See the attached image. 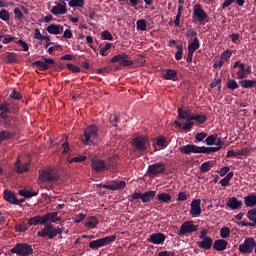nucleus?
I'll list each match as a JSON object with an SVG mask.
<instances>
[{
    "label": "nucleus",
    "mask_w": 256,
    "mask_h": 256,
    "mask_svg": "<svg viewBox=\"0 0 256 256\" xmlns=\"http://www.w3.org/2000/svg\"><path fill=\"white\" fill-rule=\"evenodd\" d=\"M143 195V193H140V192H134L130 195L129 197V201L130 202H133V201H137L139 198H141Z\"/></svg>",
    "instance_id": "obj_61"
},
{
    "label": "nucleus",
    "mask_w": 256,
    "mask_h": 256,
    "mask_svg": "<svg viewBox=\"0 0 256 256\" xmlns=\"http://www.w3.org/2000/svg\"><path fill=\"white\" fill-rule=\"evenodd\" d=\"M18 194H20V196L24 197V199H30L32 197H36V195H39L38 192H32L30 190L27 189H22L20 190V192H18Z\"/></svg>",
    "instance_id": "obj_35"
},
{
    "label": "nucleus",
    "mask_w": 256,
    "mask_h": 256,
    "mask_svg": "<svg viewBox=\"0 0 256 256\" xmlns=\"http://www.w3.org/2000/svg\"><path fill=\"white\" fill-rule=\"evenodd\" d=\"M226 87L228 88V90H236L237 88H241L240 84L238 82H235V80L233 79L228 80Z\"/></svg>",
    "instance_id": "obj_44"
},
{
    "label": "nucleus",
    "mask_w": 256,
    "mask_h": 256,
    "mask_svg": "<svg viewBox=\"0 0 256 256\" xmlns=\"http://www.w3.org/2000/svg\"><path fill=\"white\" fill-rule=\"evenodd\" d=\"M255 248H256L255 239L245 238L243 243L238 246V251L240 252V254L248 255L252 253V250H255Z\"/></svg>",
    "instance_id": "obj_8"
},
{
    "label": "nucleus",
    "mask_w": 256,
    "mask_h": 256,
    "mask_svg": "<svg viewBox=\"0 0 256 256\" xmlns=\"http://www.w3.org/2000/svg\"><path fill=\"white\" fill-rule=\"evenodd\" d=\"M157 200L159 202H162L164 204H167L171 201V195L167 194V193H159L157 195Z\"/></svg>",
    "instance_id": "obj_39"
},
{
    "label": "nucleus",
    "mask_w": 256,
    "mask_h": 256,
    "mask_svg": "<svg viewBox=\"0 0 256 256\" xmlns=\"http://www.w3.org/2000/svg\"><path fill=\"white\" fill-rule=\"evenodd\" d=\"M227 247H228V241H225L224 239H218L216 240V242H214L211 245V248H213V250H216L218 252L225 251Z\"/></svg>",
    "instance_id": "obj_25"
},
{
    "label": "nucleus",
    "mask_w": 256,
    "mask_h": 256,
    "mask_svg": "<svg viewBox=\"0 0 256 256\" xmlns=\"http://www.w3.org/2000/svg\"><path fill=\"white\" fill-rule=\"evenodd\" d=\"M191 210H189V214L191 217H198L201 215V199H195L191 201L190 204Z\"/></svg>",
    "instance_id": "obj_17"
},
{
    "label": "nucleus",
    "mask_w": 256,
    "mask_h": 256,
    "mask_svg": "<svg viewBox=\"0 0 256 256\" xmlns=\"http://www.w3.org/2000/svg\"><path fill=\"white\" fill-rule=\"evenodd\" d=\"M154 144H156L158 147L166 148V140L162 136L157 137Z\"/></svg>",
    "instance_id": "obj_53"
},
{
    "label": "nucleus",
    "mask_w": 256,
    "mask_h": 256,
    "mask_svg": "<svg viewBox=\"0 0 256 256\" xmlns=\"http://www.w3.org/2000/svg\"><path fill=\"white\" fill-rule=\"evenodd\" d=\"M243 205H245V203H243V201L237 200L235 197L228 198L226 202V207H228L230 211L240 210L243 208Z\"/></svg>",
    "instance_id": "obj_16"
},
{
    "label": "nucleus",
    "mask_w": 256,
    "mask_h": 256,
    "mask_svg": "<svg viewBox=\"0 0 256 256\" xmlns=\"http://www.w3.org/2000/svg\"><path fill=\"white\" fill-rule=\"evenodd\" d=\"M182 7L179 6L178 11H176V17L174 18V26L179 27V22L181 19Z\"/></svg>",
    "instance_id": "obj_57"
},
{
    "label": "nucleus",
    "mask_w": 256,
    "mask_h": 256,
    "mask_svg": "<svg viewBox=\"0 0 256 256\" xmlns=\"http://www.w3.org/2000/svg\"><path fill=\"white\" fill-rule=\"evenodd\" d=\"M136 27L138 31H147V21L143 19L137 20Z\"/></svg>",
    "instance_id": "obj_42"
},
{
    "label": "nucleus",
    "mask_w": 256,
    "mask_h": 256,
    "mask_svg": "<svg viewBox=\"0 0 256 256\" xmlns=\"http://www.w3.org/2000/svg\"><path fill=\"white\" fill-rule=\"evenodd\" d=\"M213 167V161H206L201 164L200 171L201 173H208L209 170Z\"/></svg>",
    "instance_id": "obj_40"
},
{
    "label": "nucleus",
    "mask_w": 256,
    "mask_h": 256,
    "mask_svg": "<svg viewBox=\"0 0 256 256\" xmlns=\"http://www.w3.org/2000/svg\"><path fill=\"white\" fill-rule=\"evenodd\" d=\"M165 171L166 168L164 167V163H154L147 167V176H150V178H155L164 174Z\"/></svg>",
    "instance_id": "obj_10"
},
{
    "label": "nucleus",
    "mask_w": 256,
    "mask_h": 256,
    "mask_svg": "<svg viewBox=\"0 0 256 256\" xmlns=\"http://www.w3.org/2000/svg\"><path fill=\"white\" fill-rule=\"evenodd\" d=\"M111 47H113V44H110V43H107L105 44V46L100 47L99 55L105 57L106 55H108L105 52H108V50H110Z\"/></svg>",
    "instance_id": "obj_48"
},
{
    "label": "nucleus",
    "mask_w": 256,
    "mask_h": 256,
    "mask_svg": "<svg viewBox=\"0 0 256 256\" xmlns=\"http://www.w3.org/2000/svg\"><path fill=\"white\" fill-rule=\"evenodd\" d=\"M245 216L248 217L249 221L256 220V208L248 210V214H245Z\"/></svg>",
    "instance_id": "obj_51"
},
{
    "label": "nucleus",
    "mask_w": 256,
    "mask_h": 256,
    "mask_svg": "<svg viewBox=\"0 0 256 256\" xmlns=\"http://www.w3.org/2000/svg\"><path fill=\"white\" fill-rule=\"evenodd\" d=\"M84 161H85V156L80 155V156H76L74 158L69 159V164L83 163Z\"/></svg>",
    "instance_id": "obj_54"
},
{
    "label": "nucleus",
    "mask_w": 256,
    "mask_h": 256,
    "mask_svg": "<svg viewBox=\"0 0 256 256\" xmlns=\"http://www.w3.org/2000/svg\"><path fill=\"white\" fill-rule=\"evenodd\" d=\"M100 38H102L105 41H113V35L110 34L108 30L100 32Z\"/></svg>",
    "instance_id": "obj_47"
},
{
    "label": "nucleus",
    "mask_w": 256,
    "mask_h": 256,
    "mask_svg": "<svg viewBox=\"0 0 256 256\" xmlns=\"http://www.w3.org/2000/svg\"><path fill=\"white\" fill-rule=\"evenodd\" d=\"M179 152L184 155L201 154V146L186 144L185 146L179 147Z\"/></svg>",
    "instance_id": "obj_15"
},
{
    "label": "nucleus",
    "mask_w": 256,
    "mask_h": 256,
    "mask_svg": "<svg viewBox=\"0 0 256 256\" xmlns=\"http://www.w3.org/2000/svg\"><path fill=\"white\" fill-rule=\"evenodd\" d=\"M178 117H179V119H186L187 117H193V115H189V111L179 108L178 109Z\"/></svg>",
    "instance_id": "obj_50"
},
{
    "label": "nucleus",
    "mask_w": 256,
    "mask_h": 256,
    "mask_svg": "<svg viewBox=\"0 0 256 256\" xmlns=\"http://www.w3.org/2000/svg\"><path fill=\"white\" fill-rule=\"evenodd\" d=\"M65 31L66 30H63V26L59 24H50L49 26H46V33L51 35H61V33Z\"/></svg>",
    "instance_id": "obj_22"
},
{
    "label": "nucleus",
    "mask_w": 256,
    "mask_h": 256,
    "mask_svg": "<svg viewBox=\"0 0 256 256\" xmlns=\"http://www.w3.org/2000/svg\"><path fill=\"white\" fill-rule=\"evenodd\" d=\"M181 55H184V46L176 45V52L174 53V59L176 61H180Z\"/></svg>",
    "instance_id": "obj_41"
},
{
    "label": "nucleus",
    "mask_w": 256,
    "mask_h": 256,
    "mask_svg": "<svg viewBox=\"0 0 256 256\" xmlns=\"http://www.w3.org/2000/svg\"><path fill=\"white\" fill-rule=\"evenodd\" d=\"M148 146L149 138H147V136H135V138H132V150L135 152H147Z\"/></svg>",
    "instance_id": "obj_3"
},
{
    "label": "nucleus",
    "mask_w": 256,
    "mask_h": 256,
    "mask_svg": "<svg viewBox=\"0 0 256 256\" xmlns=\"http://www.w3.org/2000/svg\"><path fill=\"white\" fill-rule=\"evenodd\" d=\"M199 47H201V44H199L198 38H194V40H192L191 43H189V53H195Z\"/></svg>",
    "instance_id": "obj_38"
},
{
    "label": "nucleus",
    "mask_w": 256,
    "mask_h": 256,
    "mask_svg": "<svg viewBox=\"0 0 256 256\" xmlns=\"http://www.w3.org/2000/svg\"><path fill=\"white\" fill-rule=\"evenodd\" d=\"M194 17L201 25L208 23V14H206L201 5L194 6Z\"/></svg>",
    "instance_id": "obj_13"
},
{
    "label": "nucleus",
    "mask_w": 256,
    "mask_h": 256,
    "mask_svg": "<svg viewBox=\"0 0 256 256\" xmlns=\"http://www.w3.org/2000/svg\"><path fill=\"white\" fill-rule=\"evenodd\" d=\"M91 168L93 169V171H96V172L103 171L105 170V161L100 160L98 158H93L91 160Z\"/></svg>",
    "instance_id": "obj_23"
},
{
    "label": "nucleus",
    "mask_w": 256,
    "mask_h": 256,
    "mask_svg": "<svg viewBox=\"0 0 256 256\" xmlns=\"http://www.w3.org/2000/svg\"><path fill=\"white\" fill-rule=\"evenodd\" d=\"M98 140V126L95 124L88 125L86 129L83 130V135L81 136V143L86 146L95 144Z\"/></svg>",
    "instance_id": "obj_1"
},
{
    "label": "nucleus",
    "mask_w": 256,
    "mask_h": 256,
    "mask_svg": "<svg viewBox=\"0 0 256 256\" xmlns=\"http://www.w3.org/2000/svg\"><path fill=\"white\" fill-rule=\"evenodd\" d=\"M12 13L15 14V19H17V20L24 19V13L19 12V8H15V10H12Z\"/></svg>",
    "instance_id": "obj_62"
},
{
    "label": "nucleus",
    "mask_w": 256,
    "mask_h": 256,
    "mask_svg": "<svg viewBox=\"0 0 256 256\" xmlns=\"http://www.w3.org/2000/svg\"><path fill=\"white\" fill-rule=\"evenodd\" d=\"M198 230L197 225H193V221H186L184 223H181V226L179 228V232L176 233L179 237L186 236L188 234L194 233Z\"/></svg>",
    "instance_id": "obj_11"
},
{
    "label": "nucleus",
    "mask_w": 256,
    "mask_h": 256,
    "mask_svg": "<svg viewBox=\"0 0 256 256\" xmlns=\"http://www.w3.org/2000/svg\"><path fill=\"white\" fill-rule=\"evenodd\" d=\"M242 202L245 204V207L247 208L256 207V195L245 196Z\"/></svg>",
    "instance_id": "obj_29"
},
{
    "label": "nucleus",
    "mask_w": 256,
    "mask_h": 256,
    "mask_svg": "<svg viewBox=\"0 0 256 256\" xmlns=\"http://www.w3.org/2000/svg\"><path fill=\"white\" fill-rule=\"evenodd\" d=\"M193 127V122H186L184 123V126L178 127L181 130H184L186 132L191 131V128Z\"/></svg>",
    "instance_id": "obj_64"
},
{
    "label": "nucleus",
    "mask_w": 256,
    "mask_h": 256,
    "mask_svg": "<svg viewBox=\"0 0 256 256\" xmlns=\"http://www.w3.org/2000/svg\"><path fill=\"white\" fill-rule=\"evenodd\" d=\"M218 139L220 138L215 135H210L206 138V145L212 146L213 142H218Z\"/></svg>",
    "instance_id": "obj_56"
},
{
    "label": "nucleus",
    "mask_w": 256,
    "mask_h": 256,
    "mask_svg": "<svg viewBox=\"0 0 256 256\" xmlns=\"http://www.w3.org/2000/svg\"><path fill=\"white\" fill-rule=\"evenodd\" d=\"M126 183L125 181H113V183H110L108 185H102L103 189H108L110 191H118L125 189Z\"/></svg>",
    "instance_id": "obj_19"
},
{
    "label": "nucleus",
    "mask_w": 256,
    "mask_h": 256,
    "mask_svg": "<svg viewBox=\"0 0 256 256\" xmlns=\"http://www.w3.org/2000/svg\"><path fill=\"white\" fill-rule=\"evenodd\" d=\"M66 3L64 4H56V6L51 7V14L54 16L66 15Z\"/></svg>",
    "instance_id": "obj_24"
},
{
    "label": "nucleus",
    "mask_w": 256,
    "mask_h": 256,
    "mask_svg": "<svg viewBox=\"0 0 256 256\" xmlns=\"http://www.w3.org/2000/svg\"><path fill=\"white\" fill-rule=\"evenodd\" d=\"M59 179L56 172L52 169H45L39 171V181L42 183H54Z\"/></svg>",
    "instance_id": "obj_7"
},
{
    "label": "nucleus",
    "mask_w": 256,
    "mask_h": 256,
    "mask_svg": "<svg viewBox=\"0 0 256 256\" xmlns=\"http://www.w3.org/2000/svg\"><path fill=\"white\" fill-rule=\"evenodd\" d=\"M84 0H69V7L71 8H81L83 7Z\"/></svg>",
    "instance_id": "obj_46"
},
{
    "label": "nucleus",
    "mask_w": 256,
    "mask_h": 256,
    "mask_svg": "<svg viewBox=\"0 0 256 256\" xmlns=\"http://www.w3.org/2000/svg\"><path fill=\"white\" fill-rule=\"evenodd\" d=\"M240 87L243 89H252L255 88L256 90V80H242L238 82Z\"/></svg>",
    "instance_id": "obj_31"
},
{
    "label": "nucleus",
    "mask_w": 256,
    "mask_h": 256,
    "mask_svg": "<svg viewBox=\"0 0 256 256\" xmlns=\"http://www.w3.org/2000/svg\"><path fill=\"white\" fill-rule=\"evenodd\" d=\"M116 240L115 235L113 236H105L104 238H98L97 240H93L88 243V248L92 250H98L102 247L108 246L111 243H114Z\"/></svg>",
    "instance_id": "obj_4"
},
{
    "label": "nucleus",
    "mask_w": 256,
    "mask_h": 256,
    "mask_svg": "<svg viewBox=\"0 0 256 256\" xmlns=\"http://www.w3.org/2000/svg\"><path fill=\"white\" fill-rule=\"evenodd\" d=\"M10 253L15 254L17 256H29L34 253V249L31 248L30 244L17 243L15 247H12V249H10Z\"/></svg>",
    "instance_id": "obj_5"
},
{
    "label": "nucleus",
    "mask_w": 256,
    "mask_h": 256,
    "mask_svg": "<svg viewBox=\"0 0 256 256\" xmlns=\"http://www.w3.org/2000/svg\"><path fill=\"white\" fill-rule=\"evenodd\" d=\"M222 148H223V146H216V147L201 146V154H212V153L220 151V149H222Z\"/></svg>",
    "instance_id": "obj_36"
},
{
    "label": "nucleus",
    "mask_w": 256,
    "mask_h": 256,
    "mask_svg": "<svg viewBox=\"0 0 256 256\" xmlns=\"http://www.w3.org/2000/svg\"><path fill=\"white\" fill-rule=\"evenodd\" d=\"M66 230V228H59L55 227L53 224H46L44 225V229L37 232V237L39 238H49V240H52L56 238V236H61V234Z\"/></svg>",
    "instance_id": "obj_2"
},
{
    "label": "nucleus",
    "mask_w": 256,
    "mask_h": 256,
    "mask_svg": "<svg viewBox=\"0 0 256 256\" xmlns=\"http://www.w3.org/2000/svg\"><path fill=\"white\" fill-rule=\"evenodd\" d=\"M246 154L247 153H245V152H235L233 150H230L226 153V158H236V157H239V156H244Z\"/></svg>",
    "instance_id": "obj_45"
},
{
    "label": "nucleus",
    "mask_w": 256,
    "mask_h": 256,
    "mask_svg": "<svg viewBox=\"0 0 256 256\" xmlns=\"http://www.w3.org/2000/svg\"><path fill=\"white\" fill-rule=\"evenodd\" d=\"M27 225L29 227L37 226V225H44V226H46V225H51V221L50 220H41V219L29 218V220H27Z\"/></svg>",
    "instance_id": "obj_28"
},
{
    "label": "nucleus",
    "mask_w": 256,
    "mask_h": 256,
    "mask_svg": "<svg viewBox=\"0 0 256 256\" xmlns=\"http://www.w3.org/2000/svg\"><path fill=\"white\" fill-rule=\"evenodd\" d=\"M97 226H98V218H96L95 216H89L86 224H84V227L88 229H95V227Z\"/></svg>",
    "instance_id": "obj_32"
},
{
    "label": "nucleus",
    "mask_w": 256,
    "mask_h": 256,
    "mask_svg": "<svg viewBox=\"0 0 256 256\" xmlns=\"http://www.w3.org/2000/svg\"><path fill=\"white\" fill-rule=\"evenodd\" d=\"M27 171H29V163H22V161L19 160L15 162V172H17V174H22Z\"/></svg>",
    "instance_id": "obj_26"
},
{
    "label": "nucleus",
    "mask_w": 256,
    "mask_h": 256,
    "mask_svg": "<svg viewBox=\"0 0 256 256\" xmlns=\"http://www.w3.org/2000/svg\"><path fill=\"white\" fill-rule=\"evenodd\" d=\"M234 173L230 172L228 175L224 176L223 179L216 181V183L221 184V187H228L230 185V179H233Z\"/></svg>",
    "instance_id": "obj_33"
},
{
    "label": "nucleus",
    "mask_w": 256,
    "mask_h": 256,
    "mask_svg": "<svg viewBox=\"0 0 256 256\" xmlns=\"http://www.w3.org/2000/svg\"><path fill=\"white\" fill-rule=\"evenodd\" d=\"M187 199H189V195H187L184 192H179V194L176 195V201H178V202H184Z\"/></svg>",
    "instance_id": "obj_58"
},
{
    "label": "nucleus",
    "mask_w": 256,
    "mask_h": 256,
    "mask_svg": "<svg viewBox=\"0 0 256 256\" xmlns=\"http://www.w3.org/2000/svg\"><path fill=\"white\" fill-rule=\"evenodd\" d=\"M66 69L69 70L71 73H81V68L74 64H66Z\"/></svg>",
    "instance_id": "obj_49"
},
{
    "label": "nucleus",
    "mask_w": 256,
    "mask_h": 256,
    "mask_svg": "<svg viewBox=\"0 0 256 256\" xmlns=\"http://www.w3.org/2000/svg\"><path fill=\"white\" fill-rule=\"evenodd\" d=\"M180 120H186V123H191V121H196L198 124H205L207 121V117L204 114H196L191 117L179 118Z\"/></svg>",
    "instance_id": "obj_21"
},
{
    "label": "nucleus",
    "mask_w": 256,
    "mask_h": 256,
    "mask_svg": "<svg viewBox=\"0 0 256 256\" xmlns=\"http://www.w3.org/2000/svg\"><path fill=\"white\" fill-rule=\"evenodd\" d=\"M29 219H37L42 221H50L53 224L61 223V217H59V213L56 212H50L44 214V216H34Z\"/></svg>",
    "instance_id": "obj_14"
},
{
    "label": "nucleus",
    "mask_w": 256,
    "mask_h": 256,
    "mask_svg": "<svg viewBox=\"0 0 256 256\" xmlns=\"http://www.w3.org/2000/svg\"><path fill=\"white\" fill-rule=\"evenodd\" d=\"M110 63H118L121 68L132 66V60H130V55H127L125 53H120L113 56V58H110Z\"/></svg>",
    "instance_id": "obj_9"
},
{
    "label": "nucleus",
    "mask_w": 256,
    "mask_h": 256,
    "mask_svg": "<svg viewBox=\"0 0 256 256\" xmlns=\"http://www.w3.org/2000/svg\"><path fill=\"white\" fill-rule=\"evenodd\" d=\"M54 59L44 58V61H34L32 63L33 68H37V70L45 72L51 68H54Z\"/></svg>",
    "instance_id": "obj_12"
},
{
    "label": "nucleus",
    "mask_w": 256,
    "mask_h": 256,
    "mask_svg": "<svg viewBox=\"0 0 256 256\" xmlns=\"http://www.w3.org/2000/svg\"><path fill=\"white\" fill-rule=\"evenodd\" d=\"M0 119H7V114L9 113V104L7 102H2L0 104Z\"/></svg>",
    "instance_id": "obj_34"
},
{
    "label": "nucleus",
    "mask_w": 256,
    "mask_h": 256,
    "mask_svg": "<svg viewBox=\"0 0 256 256\" xmlns=\"http://www.w3.org/2000/svg\"><path fill=\"white\" fill-rule=\"evenodd\" d=\"M231 55H233V51H231V50L223 51V53L221 54V61L230 60Z\"/></svg>",
    "instance_id": "obj_55"
},
{
    "label": "nucleus",
    "mask_w": 256,
    "mask_h": 256,
    "mask_svg": "<svg viewBox=\"0 0 256 256\" xmlns=\"http://www.w3.org/2000/svg\"><path fill=\"white\" fill-rule=\"evenodd\" d=\"M229 171H230V167L223 166V168H221V170L218 171V176L225 177V176H228V174L233 173Z\"/></svg>",
    "instance_id": "obj_52"
},
{
    "label": "nucleus",
    "mask_w": 256,
    "mask_h": 256,
    "mask_svg": "<svg viewBox=\"0 0 256 256\" xmlns=\"http://www.w3.org/2000/svg\"><path fill=\"white\" fill-rule=\"evenodd\" d=\"M233 69H238V71L235 72V76L238 77V80L246 79L247 75L252 73V67L249 65L246 66L240 61H235Z\"/></svg>",
    "instance_id": "obj_6"
},
{
    "label": "nucleus",
    "mask_w": 256,
    "mask_h": 256,
    "mask_svg": "<svg viewBox=\"0 0 256 256\" xmlns=\"http://www.w3.org/2000/svg\"><path fill=\"white\" fill-rule=\"evenodd\" d=\"M0 20L5 22L9 21V12H7V10H0Z\"/></svg>",
    "instance_id": "obj_59"
},
{
    "label": "nucleus",
    "mask_w": 256,
    "mask_h": 256,
    "mask_svg": "<svg viewBox=\"0 0 256 256\" xmlns=\"http://www.w3.org/2000/svg\"><path fill=\"white\" fill-rule=\"evenodd\" d=\"M158 194L156 191H147L143 193L142 197L138 198V200H141L142 203H149V201H152L154 197H157Z\"/></svg>",
    "instance_id": "obj_27"
},
{
    "label": "nucleus",
    "mask_w": 256,
    "mask_h": 256,
    "mask_svg": "<svg viewBox=\"0 0 256 256\" xmlns=\"http://www.w3.org/2000/svg\"><path fill=\"white\" fill-rule=\"evenodd\" d=\"M215 243L211 238H203L201 241L196 242L198 249H203L205 251L211 250V246Z\"/></svg>",
    "instance_id": "obj_20"
},
{
    "label": "nucleus",
    "mask_w": 256,
    "mask_h": 256,
    "mask_svg": "<svg viewBox=\"0 0 256 256\" xmlns=\"http://www.w3.org/2000/svg\"><path fill=\"white\" fill-rule=\"evenodd\" d=\"M2 197H4L5 201L17 200V197L14 196V193L12 191H8V190H5V192L2 193Z\"/></svg>",
    "instance_id": "obj_43"
},
{
    "label": "nucleus",
    "mask_w": 256,
    "mask_h": 256,
    "mask_svg": "<svg viewBox=\"0 0 256 256\" xmlns=\"http://www.w3.org/2000/svg\"><path fill=\"white\" fill-rule=\"evenodd\" d=\"M10 98L14 100H20L22 99V94H19L17 90H12V92L10 93Z\"/></svg>",
    "instance_id": "obj_63"
},
{
    "label": "nucleus",
    "mask_w": 256,
    "mask_h": 256,
    "mask_svg": "<svg viewBox=\"0 0 256 256\" xmlns=\"http://www.w3.org/2000/svg\"><path fill=\"white\" fill-rule=\"evenodd\" d=\"M13 138L12 132H9L8 130H2L0 131V144L2 142L8 141L9 139Z\"/></svg>",
    "instance_id": "obj_37"
},
{
    "label": "nucleus",
    "mask_w": 256,
    "mask_h": 256,
    "mask_svg": "<svg viewBox=\"0 0 256 256\" xmlns=\"http://www.w3.org/2000/svg\"><path fill=\"white\" fill-rule=\"evenodd\" d=\"M162 79L167 80V81H176L179 80V77L176 75V71L169 69L167 72H164L162 74Z\"/></svg>",
    "instance_id": "obj_30"
},
{
    "label": "nucleus",
    "mask_w": 256,
    "mask_h": 256,
    "mask_svg": "<svg viewBox=\"0 0 256 256\" xmlns=\"http://www.w3.org/2000/svg\"><path fill=\"white\" fill-rule=\"evenodd\" d=\"M166 240V235L162 233H154L150 235V238L147 239V242L152 243L153 245H161Z\"/></svg>",
    "instance_id": "obj_18"
},
{
    "label": "nucleus",
    "mask_w": 256,
    "mask_h": 256,
    "mask_svg": "<svg viewBox=\"0 0 256 256\" xmlns=\"http://www.w3.org/2000/svg\"><path fill=\"white\" fill-rule=\"evenodd\" d=\"M228 237H230V228L228 227L221 228V238L226 239Z\"/></svg>",
    "instance_id": "obj_60"
}]
</instances>
